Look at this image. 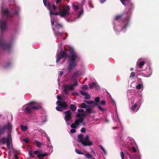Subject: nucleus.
Returning <instances> with one entry per match:
<instances>
[{"label": "nucleus", "mask_w": 159, "mask_h": 159, "mask_svg": "<svg viewBox=\"0 0 159 159\" xmlns=\"http://www.w3.org/2000/svg\"><path fill=\"white\" fill-rule=\"evenodd\" d=\"M88 86L86 85H84L82 86V88L83 89L86 90L88 89Z\"/></svg>", "instance_id": "72a5a7b5"}, {"label": "nucleus", "mask_w": 159, "mask_h": 159, "mask_svg": "<svg viewBox=\"0 0 159 159\" xmlns=\"http://www.w3.org/2000/svg\"><path fill=\"white\" fill-rule=\"evenodd\" d=\"M35 144L38 148H41V143L40 142L37 141H35Z\"/></svg>", "instance_id": "bb28decb"}, {"label": "nucleus", "mask_w": 159, "mask_h": 159, "mask_svg": "<svg viewBox=\"0 0 159 159\" xmlns=\"http://www.w3.org/2000/svg\"><path fill=\"white\" fill-rule=\"evenodd\" d=\"M121 157L122 159H124V154L122 152H121L120 153Z\"/></svg>", "instance_id": "4c0bfd02"}, {"label": "nucleus", "mask_w": 159, "mask_h": 159, "mask_svg": "<svg viewBox=\"0 0 159 159\" xmlns=\"http://www.w3.org/2000/svg\"><path fill=\"white\" fill-rule=\"evenodd\" d=\"M130 69L131 70H133L134 69L133 68H131Z\"/></svg>", "instance_id": "6e6d98bb"}, {"label": "nucleus", "mask_w": 159, "mask_h": 159, "mask_svg": "<svg viewBox=\"0 0 159 159\" xmlns=\"http://www.w3.org/2000/svg\"><path fill=\"white\" fill-rule=\"evenodd\" d=\"M140 97H141V96H142V94H140Z\"/></svg>", "instance_id": "052dcab7"}, {"label": "nucleus", "mask_w": 159, "mask_h": 159, "mask_svg": "<svg viewBox=\"0 0 159 159\" xmlns=\"http://www.w3.org/2000/svg\"><path fill=\"white\" fill-rule=\"evenodd\" d=\"M81 75V72L80 71H78L77 72L75 73L74 75L72 77L73 79H75V77H78Z\"/></svg>", "instance_id": "5701e85b"}, {"label": "nucleus", "mask_w": 159, "mask_h": 159, "mask_svg": "<svg viewBox=\"0 0 159 159\" xmlns=\"http://www.w3.org/2000/svg\"><path fill=\"white\" fill-rule=\"evenodd\" d=\"M29 154H30V156H32V151H30L29 152Z\"/></svg>", "instance_id": "09e8293b"}, {"label": "nucleus", "mask_w": 159, "mask_h": 159, "mask_svg": "<svg viewBox=\"0 0 159 159\" xmlns=\"http://www.w3.org/2000/svg\"><path fill=\"white\" fill-rule=\"evenodd\" d=\"M70 108L71 110L74 111L76 110V107L73 104H71L70 106Z\"/></svg>", "instance_id": "b1692460"}, {"label": "nucleus", "mask_w": 159, "mask_h": 159, "mask_svg": "<svg viewBox=\"0 0 159 159\" xmlns=\"http://www.w3.org/2000/svg\"><path fill=\"white\" fill-rule=\"evenodd\" d=\"M84 5V2H82L81 5H80L77 2H75L73 4V9L78 11L79 17L83 13V10L82 6Z\"/></svg>", "instance_id": "423d86ee"}, {"label": "nucleus", "mask_w": 159, "mask_h": 159, "mask_svg": "<svg viewBox=\"0 0 159 159\" xmlns=\"http://www.w3.org/2000/svg\"><path fill=\"white\" fill-rule=\"evenodd\" d=\"M41 107L40 104L36 102H32L23 106L22 110L27 113H29L33 109H38Z\"/></svg>", "instance_id": "7ed1b4c3"}, {"label": "nucleus", "mask_w": 159, "mask_h": 159, "mask_svg": "<svg viewBox=\"0 0 159 159\" xmlns=\"http://www.w3.org/2000/svg\"><path fill=\"white\" fill-rule=\"evenodd\" d=\"M86 110L87 112L91 114L92 112V110L89 108H87Z\"/></svg>", "instance_id": "2f4dec72"}, {"label": "nucleus", "mask_w": 159, "mask_h": 159, "mask_svg": "<svg viewBox=\"0 0 159 159\" xmlns=\"http://www.w3.org/2000/svg\"><path fill=\"white\" fill-rule=\"evenodd\" d=\"M114 29H115V26H114Z\"/></svg>", "instance_id": "680f3d73"}, {"label": "nucleus", "mask_w": 159, "mask_h": 159, "mask_svg": "<svg viewBox=\"0 0 159 159\" xmlns=\"http://www.w3.org/2000/svg\"><path fill=\"white\" fill-rule=\"evenodd\" d=\"M128 18L127 19V20L126 21L124 22H123V24L125 25V26L123 27V28H125L126 27L127 25H128Z\"/></svg>", "instance_id": "a878e982"}, {"label": "nucleus", "mask_w": 159, "mask_h": 159, "mask_svg": "<svg viewBox=\"0 0 159 159\" xmlns=\"http://www.w3.org/2000/svg\"><path fill=\"white\" fill-rule=\"evenodd\" d=\"M81 131L82 133H84L85 132V129L84 128H83L81 129Z\"/></svg>", "instance_id": "79ce46f5"}, {"label": "nucleus", "mask_w": 159, "mask_h": 159, "mask_svg": "<svg viewBox=\"0 0 159 159\" xmlns=\"http://www.w3.org/2000/svg\"><path fill=\"white\" fill-rule=\"evenodd\" d=\"M100 98L99 97H97L95 98V101H85L86 103L88 104L91 105L93 106H96L99 105Z\"/></svg>", "instance_id": "9d476101"}, {"label": "nucleus", "mask_w": 159, "mask_h": 159, "mask_svg": "<svg viewBox=\"0 0 159 159\" xmlns=\"http://www.w3.org/2000/svg\"><path fill=\"white\" fill-rule=\"evenodd\" d=\"M105 103V102L104 101H100L99 103V105H104Z\"/></svg>", "instance_id": "c9c22d12"}, {"label": "nucleus", "mask_w": 159, "mask_h": 159, "mask_svg": "<svg viewBox=\"0 0 159 159\" xmlns=\"http://www.w3.org/2000/svg\"><path fill=\"white\" fill-rule=\"evenodd\" d=\"M98 108L100 110V111H102L103 110V109H102L100 106H98Z\"/></svg>", "instance_id": "de8ad7c7"}, {"label": "nucleus", "mask_w": 159, "mask_h": 159, "mask_svg": "<svg viewBox=\"0 0 159 159\" xmlns=\"http://www.w3.org/2000/svg\"><path fill=\"white\" fill-rule=\"evenodd\" d=\"M67 55V52H66L65 51H61L60 53L57 52V63H59L61 59L65 57Z\"/></svg>", "instance_id": "6e6552de"}, {"label": "nucleus", "mask_w": 159, "mask_h": 159, "mask_svg": "<svg viewBox=\"0 0 159 159\" xmlns=\"http://www.w3.org/2000/svg\"><path fill=\"white\" fill-rule=\"evenodd\" d=\"M11 138V136L8 135L7 139L5 137L3 138L1 140H0V142H1L2 144H4L6 143L7 141L8 140Z\"/></svg>", "instance_id": "f3484780"}, {"label": "nucleus", "mask_w": 159, "mask_h": 159, "mask_svg": "<svg viewBox=\"0 0 159 159\" xmlns=\"http://www.w3.org/2000/svg\"><path fill=\"white\" fill-rule=\"evenodd\" d=\"M15 13L16 14H17V12H15Z\"/></svg>", "instance_id": "e2e57ef3"}, {"label": "nucleus", "mask_w": 159, "mask_h": 159, "mask_svg": "<svg viewBox=\"0 0 159 159\" xmlns=\"http://www.w3.org/2000/svg\"><path fill=\"white\" fill-rule=\"evenodd\" d=\"M60 2H61V0H56V2L57 3H58Z\"/></svg>", "instance_id": "8fccbe9b"}, {"label": "nucleus", "mask_w": 159, "mask_h": 159, "mask_svg": "<svg viewBox=\"0 0 159 159\" xmlns=\"http://www.w3.org/2000/svg\"><path fill=\"white\" fill-rule=\"evenodd\" d=\"M57 103L58 104L59 106L56 107V109L59 111H62L63 109L67 107V104L65 102L61 103L59 101H58Z\"/></svg>", "instance_id": "1a4fd4ad"}, {"label": "nucleus", "mask_w": 159, "mask_h": 159, "mask_svg": "<svg viewBox=\"0 0 159 159\" xmlns=\"http://www.w3.org/2000/svg\"><path fill=\"white\" fill-rule=\"evenodd\" d=\"M21 129L23 131H25L27 129V127L26 126L21 125L20 126Z\"/></svg>", "instance_id": "c756f323"}, {"label": "nucleus", "mask_w": 159, "mask_h": 159, "mask_svg": "<svg viewBox=\"0 0 159 159\" xmlns=\"http://www.w3.org/2000/svg\"><path fill=\"white\" fill-rule=\"evenodd\" d=\"M120 17V15H118L115 17V19L116 20H118Z\"/></svg>", "instance_id": "a19ab883"}, {"label": "nucleus", "mask_w": 159, "mask_h": 159, "mask_svg": "<svg viewBox=\"0 0 159 159\" xmlns=\"http://www.w3.org/2000/svg\"><path fill=\"white\" fill-rule=\"evenodd\" d=\"M47 0H43L44 4L45 6H47L48 9L49 10L50 13V16L51 17V23L52 25H54V22H55V27L57 29L61 28L62 26L58 23L57 21L55 19L57 18V15H59L61 17H64L67 16L69 13L70 8L69 6L66 5H64L61 10H59L58 12H54L55 11L56 7L54 4L52 5L50 3H48L47 6L46 2Z\"/></svg>", "instance_id": "f257e3e1"}, {"label": "nucleus", "mask_w": 159, "mask_h": 159, "mask_svg": "<svg viewBox=\"0 0 159 159\" xmlns=\"http://www.w3.org/2000/svg\"><path fill=\"white\" fill-rule=\"evenodd\" d=\"M116 118L118 119V120L120 121V120L119 119V118H118V115L117 114H116Z\"/></svg>", "instance_id": "3c124183"}, {"label": "nucleus", "mask_w": 159, "mask_h": 159, "mask_svg": "<svg viewBox=\"0 0 159 159\" xmlns=\"http://www.w3.org/2000/svg\"><path fill=\"white\" fill-rule=\"evenodd\" d=\"M142 87V84H139L136 86V88L138 89H140Z\"/></svg>", "instance_id": "7c9ffc66"}, {"label": "nucleus", "mask_w": 159, "mask_h": 159, "mask_svg": "<svg viewBox=\"0 0 159 159\" xmlns=\"http://www.w3.org/2000/svg\"><path fill=\"white\" fill-rule=\"evenodd\" d=\"M130 0H120L122 4L125 6L126 5H130V7H132L133 5L129 2Z\"/></svg>", "instance_id": "dca6fc26"}, {"label": "nucleus", "mask_w": 159, "mask_h": 159, "mask_svg": "<svg viewBox=\"0 0 159 159\" xmlns=\"http://www.w3.org/2000/svg\"><path fill=\"white\" fill-rule=\"evenodd\" d=\"M34 153L37 155V157L39 158L44 157L47 155L45 153H41L39 151H35L34 152Z\"/></svg>", "instance_id": "4468645a"}, {"label": "nucleus", "mask_w": 159, "mask_h": 159, "mask_svg": "<svg viewBox=\"0 0 159 159\" xmlns=\"http://www.w3.org/2000/svg\"><path fill=\"white\" fill-rule=\"evenodd\" d=\"M78 140L85 146H90L93 145L92 142L90 141L88 135L86 136L85 138H84L83 135L80 134L78 136Z\"/></svg>", "instance_id": "39448f33"}, {"label": "nucleus", "mask_w": 159, "mask_h": 159, "mask_svg": "<svg viewBox=\"0 0 159 159\" xmlns=\"http://www.w3.org/2000/svg\"><path fill=\"white\" fill-rule=\"evenodd\" d=\"M135 75V73L134 72H132L130 74V77L134 76Z\"/></svg>", "instance_id": "c03bdc74"}, {"label": "nucleus", "mask_w": 159, "mask_h": 159, "mask_svg": "<svg viewBox=\"0 0 159 159\" xmlns=\"http://www.w3.org/2000/svg\"><path fill=\"white\" fill-rule=\"evenodd\" d=\"M81 107L82 108H85L86 107V105L85 103H82L81 105Z\"/></svg>", "instance_id": "e433bc0d"}, {"label": "nucleus", "mask_w": 159, "mask_h": 159, "mask_svg": "<svg viewBox=\"0 0 159 159\" xmlns=\"http://www.w3.org/2000/svg\"><path fill=\"white\" fill-rule=\"evenodd\" d=\"M1 12L2 14L5 15L7 16H10L9 14V12L7 9H2V10Z\"/></svg>", "instance_id": "a211bd4d"}, {"label": "nucleus", "mask_w": 159, "mask_h": 159, "mask_svg": "<svg viewBox=\"0 0 159 159\" xmlns=\"http://www.w3.org/2000/svg\"><path fill=\"white\" fill-rule=\"evenodd\" d=\"M53 30L54 31H55V29L54 28H53Z\"/></svg>", "instance_id": "13d9d810"}, {"label": "nucleus", "mask_w": 159, "mask_h": 159, "mask_svg": "<svg viewBox=\"0 0 159 159\" xmlns=\"http://www.w3.org/2000/svg\"><path fill=\"white\" fill-rule=\"evenodd\" d=\"M89 88L91 89H92L94 88H95L97 89H98L99 88V87L97 85L95 84V83H93L91 84H89Z\"/></svg>", "instance_id": "6ab92c4d"}, {"label": "nucleus", "mask_w": 159, "mask_h": 159, "mask_svg": "<svg viewBox=\"0 0 159 159\" xmlns=\"http://www.w3.org/2000/svg\"><path fill=\"white\" fill-rule=\"evenodd\" d=\"M24 141L26 143H28L29 141V139L28 138H25L24 139Z\"/></svg>", "instance_id": "37998d69"}, {"label": "nucleus", "mask_w": 159, "mask_h": 159, "mask_svg": "<svg viewBox=\"0 0 159 159\" xmlns=\"http://www.w3.org/2000/svg\"><path fill=\"white\" fill-rule=\"evenodd\" d=\"M7 27L6 21L0 19V29L1 31L6 30Z\"/></svg>", "instance_id": "ddd939ff"}, {"label": "nucleus", "mask_w": 159, "mask_h": 159, "mask_svg": "<svg viewBox=\"0 0 159 159\" xmlns=\"http://www.w3.org/2000/svg\"><path fill=\"white\" fill-rule=\"evenodd\" d=\"M4 126H7L6 129H7L9 131L11 129V125L10 124H8Z\"/></svg>", "instance_id": "393cba45"}, {"label": "nucleus", "mask_w": 159, "mask_h": 159, "mask_svg": "<svg viewBox=\"0 0 159 159\" xmlns=\"http://www.w3.org/2000/svg\"><path fill=\"white\" fill-rule=\"evenodd\" d=\"M75 151L77 154H84V153L83 152H81L80 150L77 148L75 149Z\"/></svg>", "instance_id": "cd10ccee"}, {"label": "nucleus", "mask_w": 159, "mask_h": 159, "mask_svg": "<svg viewBox=\"0 0 159 159\" xmlns=\"http://www.w3.org/2000/svg\"><path fill=\"white\" fill-rule=\"evenodd\" d=\"M6 145L7 148L9 150V152L11 151L12 145L10 143V139L7 141L6 142Z\"/></svg>", "instance_id": "412c9836"}, {"label": "nucleus", "mask_w": 159, "mask_h": 159, "mask_svg": "<svg viewBox=\"0 0 159 159\" xmlns=\"http://www.w3.org/2000/svg\"><path fill=\"white\" fill-rule=\"evenodd\" d=\"M132 147L133 151L134 152H136V149L134 147V145H132Z\"/></svg>", "instance_id": "f704fd0d"}, {"label": "nucleus", "mask_w": 159, "mask_h": 159, "mask_svg": "<svg viewBox=\"0 0 159 159\" xmlns=\"http://www.w3.org/2000/svg\"><path fill=\"white\" fill-rule=\"evenodd\" d=\"M134 99L133 100V101H132L131 102V104H132L134 103Z\"/></svg>", "instance_id": "864d4df0"}, {"label": "nucleus", "mask_w": 159, "mask_h": 159, "mask_svg": "<svg viewBox=\"0 0 159 159\" xmlns=\"http://www.w3.org/2000/svg\"><path fill=\"white\" fill-rule=\"evenodd\" d=\"M78 111L79 113L77 114L76 116L79 119H76L74 123L71 125V127L72 128H77L80 123H83L84 121L83 118L85 115L83 109H79L78 110Z\"/></svg>", "instance_id": "20e7f679"}, {"label": "nucleus", "mask_w": 159, "mask_h": 159, "mask_svg": "<svg viewBox=\"0 0 159 159\" xmlns=\"http://www.w3.org/2000/svg\"><path fill=\"white\" fill-rule=\"evenodd\" d=\"M106 0H101L100 1V2L102 3H103L104 2H105Z\"/></svg>", "instance_id": "49530a36"}, {"label": "nucleus", "mask_w": 159, "mask_h": 159, "mask_svg": "<svg viewBox=\"0 0 159 159\" xmlns=\"http://www.w3.org/2000/svg\"><path fill=\"white\" fill-rule=\"evenodd\" d=\"M143 100L141 98H140L139 99V101L137 103H135L134 104V105L132 106L131 107V110L132 111H137L138 109V105L137 103H138V104H139L141 101H142Z\"/></svg>", "instance_id": "2eb2a0df"}, {"label": "nucleus", "mask_w": 159, "mask_h": 159, "mask_svg": "<svg viewBox=\"0 0 159 159\" xmlns=\"http://www.w3.org/2000/svg\"><path fill=\"white\" fill-rule=\"evenodd\" d=\"M99 147L102 150V151L105 154H107V153L105 149L102 146L100 145Z\"/></svg>", "instance_id": "c85d7f7f"}, {"label": "nucleus", "mask_w": 159, "mask_h": 159, "mask_svg": "<svg viewBox=\"0 0 159 159\" xmlns=\"http://www.w3.org/2000/svg\"><path fill=\"white\" fill-rule=\"evenodd\" d=\"M82 95H86L87 94H88L85 91H80Z\"/></svg>", "instance_id": "473e14b6"}, {"label": "nucleus", "mask_w": 159, "mask_h": 159, "mask_svg": "<svg viewBox=\"0 0 159 159\" xmlns=\"http://www.w3.org/2000/svg\"><path fill=\"white\" fill-rule=\"evenodd\" d=\"M145 64L144 61H141L139 64L138 62L137 63V68H139V69H141V67L143 66Z\"/></svg>", "instance_id": "aec40b11"}, {"label": "nucleus", "mask_w": 159, "mask_h": 159, "mask_svg": "<svg viewBox=\"0 0 159 159\" xmlns=\"http://www.w3.org/2000/svg\"><path fill=\"white\" fill-rule=\"evenodd\" d=\"M55 35H57V34L56 33H55Z\"/></svg>", "instance_id": "4d7b16f0"}, {"label": "nucleus", "mask_w": 159, "mask_h": 159, "mask_svg": "<svg viewBox=\"0 0 159 159\" xmlns=\"http://www.w3.org/2000/svg\"><path fill=\"white\" fill-rule=\"evenodd\" d=\"M137 69L138 70V69H139V68H137Z\"/></svg>", "instance_id": "0e129e2a"}, {"label": "nucleus", "mask_w": 159, "mask_h": 159, "mask_svg": "<svg viewBox=\"0 0 159 159\" xmlns=\"http://www.w3.org/2000/svg\"><path fill=\"white\" fill-rule=\"evenodd\" d=\"M66 115L65 116V119L66 123L67 124H69V123L68 121L71 118V114L70 111H66L65 112Z\"/></svg>", "instance_id": "f8f14e48"}, {"label": "nucleus", "mask_w": 159, "mask_h": 159, "mask_svg": "<svg viewBox=\"0 0 159 159\" xmlns=\"http://www.w3.org/2000/svg\"><path fill=\"white\" fill-rule=\"evenodd\" d=\"M70 132L71 133H74L75 132L76 130L75 129H72L70 130Z\"/></svg>", "instance_id": "ea45409f"}, {"label": "nucleus", "mask_w": 159, "mask_h": 159, "mask_svg": "<svg viewBox=\"0 0 159 159\" xmlns=\"http://www.w3.org/2000/svg\"><path fill=\"white\" fill-rule=\"evenodd\" d=\"M79 58L75 52L74 50L72 48H70V55L69 57V65L68 68V72H65L66 70L63 69L62 71H59V74L62 75L63 73L68 74L69 73L71 70L76 66L77 61L79 60Z\"/></svg>", "instance_id": "f03ea898"}, {"label": "nucleus", "mask_w": 159, "mask_h": 159, "mask_svg": "<svg viewBox=\"0 0 159 159\" xmlns=\"http://www.w3.org/2000/svg\"><path fill=\"white\" fill-rule=\"evenodd\" d=\"M134 144H135V143H134Z\"/></svg>", "instance_id": "338daca9"}, {"label": "nucleus", "mask_w": 159, "mask_h": 159, "mask_svg": "<svg viewBox=\"0 0 159 159\" xmlns=\"http://www.w3.org/2000/svg\"><path fill=\"white\" fill-rule=\"evenodd\" d=\"M10 47L9 44H6L5 43L2 39V37H0V48L4 49H8Z\"/></svg>", "instance_id": "9b49d317"}, {"label": "nucleus", "mask_w": 159, "mask_h": 159, "mask_svg": "<svg viewBox=\"0 0 159 159\" xmlns=\"http://www.w3.org/2000/svg\"><path fill=\"white\" fill-rule=\"evenodd\" d=\"M58 34L60 36H61V35L62 34L61 33H58Z\"/></svg>", "instance_id": "603ef678"}, {"label": "nucleus", "mask_w": 159, "mask_h": 159, "mask_svg": "<svg viewBox=\"0 0 159 159\" xmlns=\"http://www.w3.org/2000/svg\"><path fill=\"white\" fill-rule=\"evenodd\" d=\"M85 96H86L85 97V99H89L90 98V96L88 94H87V95Z\"/></svg>", "instance_id": "58836bf2"}, {"label": "nucleus", "mask_w": 159, "mask_h": 159, "mask_svg": "<svg viewBox=\"0 0 159 159\" xmlns=\"http://www.w3.org/2000/svg\"><path fill=\"white\" fill-rule=\"evenodd\" d=\"M149 75H148V76H149Z\"/></svg>", "instance_id": "69168bd1"}, {"label": "nucleus", "mask_w": 159, "mask_h": 159, "mask_svg": "<svg viewBox=\"0 0 159 159\" xmlns=\"http://www.w3.org/2000/svg\"><path fill=\"white\" fill-rule=\"evenodd\" d=\"M113 129H116V127H113Z\"/></svg>", "instance_id": "bf43d9fd"}, {"label": "nucleus", "mask_w": 159, "mask_h": 159, "mask_svg": "<svg viewBox=\"0 0 159 159\" xmlns=\"http://www.w3.org/2000/svg\"><path fill=\"white\" fill-rule=\"evenodd\" d=\"M86 157L89 159H95V158L93 157V154H91L89 153L85 154L84 155Z\"/></svg>", "instance_id": "4be33fe9"}, {"label": "nucleus", "mask_w": 159, "mask_h": 159, "mask_svg": "<svg viewBox=\"0 0 159 159\" xmlns=\"http://www.w3.org/2000/svg\"><path fill=\"white\" fill-rule=\"evenodd\" d=\"M57 98L58 100H61V97L59 95H57Z\"/></svg>", "instance_id": "a18cd8bd"}, {"label": "nucleus", "mask_w": 159, "mask_h": 159, "mask_svg": "<svg viewBox=\"0 0 159 159\" xmlns=\"http://www.w3.org/2000/svg\"><path fill=\"white\" fill-rule=\"evenodd\" d=\"M78 82L76 80H75L73 84H70L68 85H64V90L65 92L69 90H74L75 88L78 84Z\"/></svg>", "instance_id": "0eeeda50"}, {"label": "nucleus", "mask_w": 159, "mask_h": 159, "mask_svg": "<svg viewBox=\"0 0 159 159\" xmlns=\"http://www.w3.org/2000/svg\"><path fill=\"white\" fill-rule=\"evenodd\" d=\"M92 152L93 153V154H95V152H94V151H93V150L92 151Z\"/></svg>", "instance_id": "5fc2aeb1"}]
</instances>
